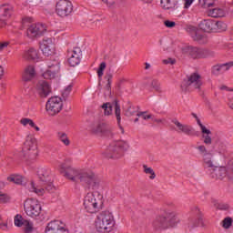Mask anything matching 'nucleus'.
<instances>
[{
    "mask_svg": "<svg viewBox=\"0 0 233 233\" xmlns=\"http://www.w3.org/2000/svg\"><path fill=\"white\" fill-rule=\"evenodd\" d=\"M7 181L15 183V185H26L25 178L23 177V176L20 175H13L11 177H8Z\"/></svg>",
    "mask_w": 233,
    "mask_h": 233,
    "instance_id": "30",
    "label": "nucleus"
},
{
    "mask_svg": "<svg viewBox=\"0 0 233 233\" xmlns=\"http://www.w3.org/2000/svg\"><path fill=\"white\" fill-rule=\"evenodd\" d=\"M101 136H105L106 137H114L112 127L105 124L104 128L102 129Z\"/></svg>",
    "mask_w": 233,
    "mask_h": 233,
    "instance_id": "35",
    "label": "nucleus"
},
{
    "mask_svg": "<svg viewBox=\"0 0 233 233\" xmlns=\"http://www.w3.org/2000/svg\"><path fill=\"white\" fill-rule=\"evenodd\" d=\"M68 64L70 66H77L81 63L83 57V51L81 47H74L67 51Z\"/></svg>",
    "mask_w": 233,
    "mask_h": 233,
    "instance_id": "14",
    "label": "nucleus"
},
{
    "mask_svg": "<svg viewBox=\"0 0 233 233\" xmlns=\"http://www.w3.org/2000/svg\"><path fill=\"white\" fill-rule=\"evenodd\" d=\"M203 86V77L199 73H192L184 79L180 85L182 92H192L193 90H198L201 92Z\"/></svg>",
    "mask_w": 233,
    "mask_h": 233,
    "instance_id": "8",
    "label": "nucleus"
},
{
    "mask_svg": "<svg viewBox=\"0 0 233 233\" xmlns=\"http://www.w3.org/2000/svg\"><path fill=\"white\" fill-rule=\"evenodd\" d=\"M191 214L198 218V223H200V227L202 228H207V220L203 219V214L201 213V209L198 207L194 206L191 208Z\"/></svg>",
    "mask_w": 233,
    "mask_h": 233,
    "instance_id": "23",
    "label": "nucleus"
},
{
    "mask_svg": "<svg viewBox=\"0 0 233 233\" xmlns=\"http://www.w3.org/2000/svg\"><path fill=\"white\" fill-rule=\"evenodd\" d=\"M143 169L145 174H149V179H156V172L152 167H148L147 165H143Z\"/></svg>",
    "mask_w": 233,
    "mask_h": 233,
    "instance_id": "40",
    "label": "nucleus"
},
{
    "mask_svg": "<svg viewBox=\"0 0 233 233\" xmlns=\"http://www.w3.org/2000/svg\"><path fill=\"white\" fill-rule=\"evenodd\" d=\"M72 86H74L72 84L67 86V87L65 88V90L62 93V97L64 101H66V97L70 96V93L72 92Z\"/></svg>",
    "mask_w": 233,
    "mask_h": 233,
    "instance_id": "45",
    "label": "nucleus"
},
{
    "mask_svg": "<svg viewBox=\"0 0 233 233\" xmlns=\"http://www.w3.org/2000/svg\"><path fill=\"white\" fill-rule=\"evenodd\" d=\"M129 148L128 140H117L108 147L106 157L107 159H120L125 156V152H128Z\"/></svg>",
    "mask_w": 233,
    "mask_h": 233,
    "instance_id": "7",
    "label": "nucleus"
},
{
    "mask_svg": "<svg viewBox=\"0 0 233 233\" xmlns=\"http://www.w3.org/2000/svg\"><path fill=\"white\" fill-rule=\"evenodd\" d=\"M193 41H197L200 45H205L208 40L207 39V35L199 33V31L196 32V34L192 35Z\"/></svg>",
    "mask_w": 233,
    "mask_h": 233,
    "instance_id": "32",
    "label": "nucleus"
},
{
    "mask_svg": "<svg viewBox=\"0 0 233 233\" xmlns=\"http://www.w3.org/2000/svg\"><path fill=\"white\" fill-rule=\"evenodd\" d=\"M46 110L49 116H56L63 110V99L59 96L50 97L46 104Z\"/></svg>",
    "mask_w": 233,
    "mask_h": 233,
    "instance_id": "11",
    "label": "nucleus"
},
{
    "mask_svg": "<svg viewBox=\"0 0 233 233\" xmlns=\"http://www.w3.org/2000/svg\"><path fill=\"white\" fill-rule=\"evenodd\" d=\"M46 32V27L43 24H33L26 30V35L29 39L41 37Z\"/></svg>",
    "mask_w": 233,
    "mask_h": 233,
    "instance_id": "15",
    "label": "nucleus"
},
{
    "mask_svg": "<svg viewBox=\"0 0 233 233\" xmlns=\"http://www.w3.org/2000/svg\"><path fill=\"white\" fill-rule=\"evenodd\" d=\"M164 25L167 28H174L176 26V22L170 21V20H165L164 21Z\"/></svg>",
    "mask_w": 233,
    "mask_h": 233,
    "instance_id": "54",
    "label": "nucleus"
},
{
    "mask_svg": "<svg viewBox=\"0 0 233 233\" xmlns=\"http://www.w3.org/2000/svg\"><path fill=\"white\" fill-rule=\"evenodd\" d=\"M25 221H27V220L23 218V216L19 214L15 217V227H23L25 225Z\"/></svg>",
    "mask_w": 233,
    "mask_h": 233,
    "instance_id": "43",
    "label": "nucleus"
},
{
    "mask_svg": "<svg viewBox=\"0 0 233 233\" xmlns=\"http://www.w3.org/2000/svg\"><path fill=\"white\" fill-rule=\"evenodd\" d=\"M101 108L104 109L105 116H110L112 114V104L105 103L101 106Z\"/></svg>",
    "mask_w": 233,
    "mask_h": 233,
    "instance_id": "44",
    "label": "nucleus"
},
{
    "mask_svg": "<svg viewBox=\"0 0 233 233\" xmlns=\"http://www.w3.org/2000/svg\"><path fill=\"white\" fill-rule=\"evenodd\" d=\"M103 128H105V123L102 124H96L95 126H93V127L91 128V132L93 134H101L103 133Z\"/></svg>",
    "mask_w": 233,
    "mask_h": 233,
    "instance_id": "39",
    "label": "nucleus"
},
{
    "mask_svg": "<svg viewBox=\"0 0 233 233\" xmlns=\"http://www.w3.org/2000/svg\"><path fill=\"white\" fill-rule=\"evenodd\" d=\"M38 179L41 183V187L35 186V183H30V191L35 192L37 196H43L46 190H52L54 188V185L52 184V180L50 179V172L47 171L45 167H39L37 170Z\"/></svg>",
    "mask_w": 233,
    "mask_h": 233,
    "instance_id": "3",
    "label": "nucleus"
},
{
    "mask_svg": "<svg viewBox=\"0 0 233 233\" xmlns=\"http://www.w3.org/2000/svg\"><path fill=\"white\" fill-rule=\"evenodd\" d=\"M35 92L41 99H45L52 94V86H50L47 81L40 80L35 86Z\"/></svg>",
    "mask_w": 233,
    "mask_h": 233,
    "instance_id": "16",
    "label": "nucleus"
},
{
    "mask_svg": "<svg viewBox=\"0 0 233 233\" xmlns=\"http://www.w3.org/2000/svg\"><path fill=\"white\" fill-rule=\"evenodd\" d=\"M24 210L26 216L35 219V218H39V216H41L43 207H41L39 200L35 198H27L24 202Z\"/></svg>",
    "mask_w": 233,
    "mask_h": 233,
    "instance_id": "10",
    "label": "nucleus"
},
{
    "mask_svg": "<svg viewBox=\"0 0 233 233\" xmlns=\"http://www.w3.org/2000/svg\"><path fill=\"white\" fill-rule=\"evenodd\" d=\"M187 228H189V230H192L194 228H196V227H201V223H199V221L198 220V217L194 218V217H189L187 219Z\"/></svg>",
    "mask_w": 233,
    "mask_h": 233,
    "instance_id": "33",
    "label": "nucleus"
},
{
    "mask_svg": "<svg viewBox=\"0 0 233 233\" xmlns=\"http://www.w3.org/2000/svg\"><path fill=\"white\" fill-rule=\"evenodd\" d=\"M151 86L157 92H161V84H159V81L152 80Z\"/></svg>",
    "mask_w": 233,
    "mask_h": 233,
    "instance_id": "49",
    "label": "nucleus"
},
{
    "mask_svg": "<svg viewBox=\"0 0 233 233\" xmlns=\"http://www.w3.org/2000/svg\"><path fill=\"white\" fill-rule=\"evenodd\" d=\"M211 134H203L202 137L204 138L205 145H212V137H210Z\"/></svg>",
    "mask_w": 233,
    "mask_h": 233,
    "instance_id": "50",
    "label": "nucleus"
},
{
    "mask_svg": "<svg viewBox=\"0 0 233 233\" xmlns=\"http://www.w3.org/2000/svg\"><path fill=\"white\" fill-rule=\"evenodd\" d=\"M232 223H233V220H232V218L230 217H227L225 218L223 220H222V227L223 228H225L226 230H228V228H230L232 227Z\"/></svg>",
    "mask_w": 233,
    "mask_h": 233,
    "instance_id": "41",
    "label": "nucleus"
},
{
    "mask_svg": "<svg viewBox=\"0 0 233 233\" xmlns=\"http://www.w3.org/2000/svg\"><path fill=\"white\" fill-rule=\"evenodd\" d=\"M22 153L23 157L25 161H29V163H32V161H35L39 151L37 149V139L35 138L34 136L28 135L25 137Z\"/></svg>",
    "mask_w": 233,
    "mask_h": 233,
    "instance_id": "6",
    "label": "nucleus"
},
{
    "mask_svg": "<svg viewBox=\"0 0 233 233\" xmlns=\"http://www.w3.org/2000/svg\"><path fill=\"white\" fill-rule=\"evenodd\" d=\"M197 123L198 127H200L202 134H212V131H210V129H207V127L203 124H201V120L199 118H197Z\"/></svg>",
    "mask_w": 233,
    "mask_h": 233,
    "instance_id": "48",
    "label": "nucleus"
},
{
    "mask_svg": "<svg viewBox=\"0 0 233 233\" xmlns=\"http://www.w3.org/2000/svg\"><path fill=\"white\" fill-rule=\"evenodd\" d=\"M216 32H223L227 30V24L215 20Z\"/></svg>",
    "mask_w": 233,
    "mask_h": 233,
    "instance_id": "42",
    "label": "nucleus"
},
{
    "mask_svg": "<svg viewBox=\"0 0 233 233\" xmlns=\"http://www.w3.org/2000/svg\"><path fill=\"white\" fill-rule=\"evenodd\" d=\"M126 116H127V117L136 116V108L129 106L126 111Z\"/></svg>",
    "mask_w": 233,
    "mask_h": 233,
    "instance_id": "52",
    "label": "nucleus"
},
{
    "mask_svg": "<svg viewBox=\"0 0 233 233\" xmlns=\"http://www.w3.org/2000/svg\"><path fill=\"white\" fill-rule=\"evenodd\" d=\"M147 112H138L137 114V117H142V119H152V115H145Z\"/></svg>",
    "mask_w": 233,
    "mask_h": 233,
    "instance_id": "53",
    "label": "nucleus"
},
{
    "mask_svg": "<svg viewBox=\"0 0 233 233\" xmlns=\"http://www.w3.org/2000/svg\"><path fill=\"white\" fill-rule=\"evenodd\" d=\"M20 123L23 125V127H26L27 125H29V127H31V128H35L36 132H39L40 130L39 127L35 126V123H34V120L30 118H22L20 120Z\"/></svg>",
    "mask_w": 233,
    "mask_h": 233,
    "instance_id": "34",
    "label": "nucleus"
},
{
    "mask_svg": "<svg viewBox=\"0 0 233 233\" xmlns=\"http://www.w3.org/2000/svg\"><path fill=\"white\" fill-rule=\"evenodd\" d=\"M24 233H33L34 232V224L29 220L24 221L23 225Z\"/></svg>",
    "mask_w": 233,
    "mask_h": 233,
    "instance_id": "37",
    "label": "nucleus"
},
{
    "mask_svg": "<svg viewBox=\"0 0 233 233\" xmlns=\"http://www.w3.org/2000/svg\"><path fill=\"white\" fill-rule=\"evenodd\" d=\"M6 46H8V42H0V52L1 50H5V48H6Z\"/></svg>",
    "mask_w": 233,
    "mask_h": 233,
    "instance_id": "62",
    "label": "nucleus"
},
{
    "mask_svg": "<svg viewBox=\"0 0 233 233\" xmlns=\"http://www.w3.org/2000/svg\"><path fill=\"white\" fill-rule=\"evenodd\" d=\"M162 63L164 65H176V59H173V58L164 59L162 60Z\"/></svg>",
    "mask_w": 233,
    "mask_h": 233,
    "instance_id": "56",
    "label": "nucleus"
},
{
    "mask_svg": "<svg viewBox=\"0 0 233 233\" xmlns=\"http://www.w3.org/2000/svg\"><path fill=\"white\" fill-rule=\"evenodd\" d=\"M200 6H203V8H210L214 5L213 0H199Z\"/></svg>",
    "mask_w": 233,
    "mask_h": 233,
    "instance_id": "47",
    "label": "nucleus"
},
{
    "mask_svg": "<svg viewBox=\"0 0 233 233\" xmlns=\"http://www.w3.org/2000/svg\"><path fill=\"white\" fill-rule=\"evenodd\" d=\"M171 123L175 124L177 132L185 134L186 136H196L194 127L192 126L181 124L177 119L171 120Z\"/></svg>",
    "mask_w": 233,
    "mask_h": 233,
    "instance_id": "18",
    "label": "nucleus"
},
{
    "mask_svg": "<svg viewBox=\"0 0 233 233\" xmlns=\"http://www.w3.org/2000/svg\"><path fill=\"white\" fill-rule=\"evenodd\" d=\"M184 1H185L184 8H189L190 5L194 3V0H184Z\"/></svg>",
    "mask_w": 233,
    "mask_h": 233,
    "instance_id": "61",
    "label": "nucleus"
},
{
    "mask_svg": "<svg viewBox=\"0 0 233 233\" xmlns=\"http://www.w3.org/2000/svg\"><path fill=\"white\" fill-rule=\"evenodd\" d=\"M66 226L61 220H54L47 224L46 233H68Z\"/></svg>",
    "mask_w": 233,
    "mask_h": 233,
    "instance_id": "17",
    "label": "nucleus"
},
{
    "mask_svg": "<svg viewBox=\"0 0 233 233\" xmlns=\"http://www.w3.org/2000/svg\"><path fill=\"white\" fill-rule=\"evenodd\" d=\"M61 174H64L65 177L77 183H83L86 190L91 192V190H99L101 188V178L97 177L92 170H79L61 164Z\"/></svg>",
    "mask_w": 233,
    "mask_h": 233,
    "instance_id": "1",
    "label": "nucleus"
},
{
    "mask_svg": "<svg viewBox=\"0 0 233 233\" xmlns=\"http://www.w3.org/2000/svg\"><path fill=\"white\" fill-rule=\"evenodd\" d=\"M95 227L99 233H109L116 227V218L110 211H102L96 216Z\"/></svg>",
    "mask_w": 233,
    "mask_h": 233,
    "instance_id": "2",
    "label": "nucleus"
},
{
    "mask_svg": "<svg viewBox=\"0 0 233 233\" xmlns=\"http://www.w3.org/2000/svg\"><path fill=\"white\" fill-rule=\"evenodd\" d=\"M35 77V68L32 66H28L24 72L23 79L24 81H32Z\"/></svg>",
    "mask_w": 233,
    "mask_h": 233,
    "instance_id": "29",
    "label": "nucleus"
},
{
    "mask_svg": "<svg viewBox=\"0 0 233 233\" xmlns=\"http://www.w3.org/2000/svg\"><path fill=\"white\" fill-rule=\"evenodd\" d=\"M160 5L164 10L174 12L177 10V0H161Z\"/></svg>",
    "mask_w": 233,
    "mask_h": 233,
    "instance_id": "24",
    "label": "nucleus"
},
{
    "mask_svg": "<svg viewBox=\"0 0 233 233\" xmlns=\"http://www.w3.org/2000/svg\"><path fill=\"white\" fill-rule=\"evenodd\" d=\"M57 137H58L59 141H61V143L66 145V147H68V145H70V139H68V136H66V133L58 132Z\"/></svg>",
    "mask_w": 233,
    "mask_h": 233,
    "instance_id": "36",
    "label": "nucleus"
},
{
    "mask_svg": "<svg viewBox=\"0 0 233 233\" xmlns=\"http://www.w3.org/2000/svg\"><path fill=\"white\" fill-rule=\"evenodd\" d=\"M5 26H6V18L1 17L0 18V27L5 28Z\"/></svg>",
    "mask_w": 233,
    "mask_h": 233,
    "instance_id": "60",
    "label": "nucleus"
},
{
    "mask_svg": "<svg viewBox=\"0 0 233 233\" xmlns=\"http://www.w3.org/2000/svg\"><path fill=\"white\" fill-rule=\"evenodd\" d=\"M3 76H5V68L0 66V80L3 79Z\"/></svg>",
    "mask_w": 233,
    "mask_h": 233,
    "instance_id": "63",
    "label": "nucleus"
},
{
    "mask_svg": "<svg viewBox=\"0 0 233 233\" xmlns=\"http://www.w3.org/2000/svg\"><path fill=\"white\" fill-rule=\"evenodd\" d=\"M10 201V197L7 194H0V203L5 204Z\"/></svg>",
    "mask_w": 233,
    "mask_h": 233,
    "instance_id": "51",
    "label": "nucleus"
},
{
    "mask_svg": "<svg viewBox=\"0 0 233 233\" xmlns=\"http://www.w3.org/2000/svg\"><path fill=\"white\" fill-rule=\"evenodd\" d=\"M198 27L194 26V25H188L187 27V32H188L189 34H196V32H198Z\"/></svg>",
    "mask_w": 233,
    "mask_h": 233,
    "instance_id": "55",
    "label": "nucleus"
},
{
    "mask_svg": "<svg viewBox=\"0 0 233 233\" xmlns=\"http://www.w3.org/2000/svg\"><path fill=\"white\" fill-rule=\"evenodd\" d=\"M233 66V61L225 63V64H220V65H216L212 67V74L214 76H219L221 74H225L228 72V70H230Z\"/></svg>",
    "mask_w": 233,
    "mask_h": 233,
    "instance_id": "20",
    "label": "nucleus"
},
{
    "mask_svg": "<svg viewBox=\"0 0 233 233\" xmlns=\"http://www.w3.org/2000/svg\"><path fill=\"white\" fill-rule=\"evenodd\" d=\"M200 30H203L204 32H216V20L214 19H207L203 20L199 24Z\"/></svg>",
    "mask_w": 233,
    "mask_h": 233,
    "instance_id": "22",
    "label": "nucleus"
},
{
    "mask_svg": "<svg viewBox=\"0 0 233 233\" xmlns=\"http://www.w3.org/2000/svg\"><path fill=\"white\" fill-rule=\"evenodd\" d=\"M12 10H14V7L9 4L0 5V17L8 19L12 15Z\"/></svg>",
    "mask_w": 233,
    "mask_h": 233,
    "instance_id": "28",
    "label": "nucleus"
},
{
    "mask_svg": "<svg viewBox=\"0 0 233 233\" xmlns=\"http://www.w3.org/2000/svg\"><path fill=\"white\" fill-rule=\"evenodd\" d=\"M113 104L115 105V116L116 117L117 125L122 134H125V129L121 127V106H119V100L115 99Z\"/></svg>",
    "mask_w": 233,
    "mask_h": 233,
    "instance_id": "26",
    "label": "nucleus"
},
{
    "mask_svg": "<svg viewBox=\"0 0 233 233\" xmlns=\"http://www.w3.org/2000/svg\"><path fill=\"white\" fill-rule=\"evenodd\" d=\"M102 2L109 7L116 5V0H102Z\"/></svg>",
    "mask_w": 233,
    "mask_h": 233,
    "instance_id": "58",
    "label": "nucleus"
},
{
    "mask_svg": "<svg viewBox=\"0 0 233 233\" xmlns=\"http://www.w3.org/2000/svg\"><path fill=\"white\" fill-rule=\"evenodd\" d=\"M182 52L192 59H207V57H214L216 56V53L210 49L192 46L183 47Z\"/></svg>",
    "mask_w": 233,
    "mask_h": 233,
    "instance_id": "9",
    "label": "nucleus"
},
{
    "mask_svg": "<svg viewBox=\"0 0 233 233\" xmlns=\"http://www.w3.org/2000/svg\"><path fill=\"white\" fill-rule=\"evenodd\" d=\"M197 148L200 152V154H208V152H207V147L205 146H198Z\"/></svg>",
    "mask_w": 233,
    "mask_h": 233,
    "instance_id": "59",
    "label": "nucleus"
},
{
    "mask_svg": "<svg viewBox=\"0 0 233 233\" xmlns=\"http://www.w3.org/2000/svg\"><path fill=\"white\" fill-rule=\"evenodd\" d=\"M105 68H106V62H102L99 65V67L97 69V76L99 77V79H101V77H103L104 72H105Z\"/></svg>",
    "mask_w": 233,
    "mask_h": 233,
    "instance_id": "46",
    "label": "nucleus"
},
{
    "mask_svg": "<svg viewBox=\"0 0 233 233\" xmlns=\"http://www.w3.org/2000/svg\"><path fill=\"white\" fill-rule=\"evenodd\" d=\"M228 106H229V108H231V110L233 111V97L229 99Z\"/></svg>",
    "mask_w": 233,
    "mask_h": 233,
    "instance_id": "64",
    "label": "nucleus"
},
{
    "mask_svg": "<svg viewBox=\"0 0 233 233\" xmlns=\"http://www.w3.org/2000/svg\"><path fill=\"white\" fill-rule=\"evenodd\" d=\"M203 159H204V168L211 172L216 167V164H214V158L212 157V154L210 153L204 154Z\"/></svg>",
    "mask_w": 233,
    "mask_h": 233,
    "instance_id": "25",
    "label": "nucleus"
},
{
    "mask_svg": "<svg viewBox=\"0 0 233 233\" xmlns=\"http://www.w3.org/2000/svg\"><path fill=\"white\" fill-rule=\"evenodd\" d=\"M114 77V75H112V73H106L105 76V79L107 81L106 85V90H107V92H109L110 94V90L112 88V78Z\"/></svg>",
    "mask_w": 233,
    "mask_h": 233,
    "instance_id": "38",
    "label": "nucleus"
},
{
    "mask_svg": "<svg viewBox=\"0 0 233 233\" xmlns=\"http://www.w3.org/2000/svg\"><path fill=\"white\" fill-rule=\"evenodd\" d=\"M23 57L24 59H26V61H35V59H39V55L35 48L31 47L24 52Z\"/></svg>",
    "mask_w": 233,
    "mask_h": 233,
    "instance_id": "27",
    "label": "nucleus"
},
{
    "mask_svg": "<svg viewBox=\"0 0 233 233\" xmlns=\"http://www.w3.org/2000/svg\"><path fill=\"white\" fill-rule=\"evenodd\" d=\"M59 70H61V66H59V62H56L55 64L49 66V69L43 73L44 79H54L56 74H59Z\"/></svg>",
    "mask_w": 233,
    "mask_h": 233,
    "instance_id": "19",
    "label": "nucleus"
},
{
    "mask_svg": "<svg viewBox=\"0 0 233 233\" xmlns=\"http://www.w3.org/2000/svg\"><path fill=\"white\" fill-rule=\"evenodd\" d=\"M74 12V5L68 0H60L56 3V14L60 17H68Z\"/></svg>",
    "mask_w": 233,
    "mask_h": 233,
    "instance_id": "12",
    "label": "nucleus"
},
{
    "mask_svg": "<svg viewBox=\"0 0 233 233\" xmlns=\"http://www.w3.org/2000/svg\"><path fill=\"white\" fill-rule=\"evenodd\" d=\"M93 193H87L84 199L85 210L89 214H96L103 208L105 201L103 200V195L96 191Z\"/></svg>",
    "mask_w": 233,
    "mask_h": 233,
    "instance_id": "4",
    "label": "nucleus"
},
{
    "mask_svg": "<svg viewBox=\"0 0 233 233\" xmlns=\"http://www.w3.org/2000/svg\"><path fill=\"white\" fill-rule=\"evenodd\" d=\"M218 208V210H228V204L219 203Z\"/></svg>",
    "mask_w": 233,
    "mask_h": 233,
    "instance_id": "57",
    "label": "nucleus"
},
{
    "mask_svg": "<svg viewBox=\"0 0 233 233\" xmlns=\"http://www.w3.org/2000/svg\"><path fill=\"white\" fill-rule=\"evenodd\" d=\"M208 15H209V17H224L225 16V11H223V9L221 8H213V9H209L208 11Z\"/></svg>",
    "mask_w": 233,
    "mask_h": 233,
    "instance_id": "31",
    "label": "nucleus"
},
{
    "mask_svg": "<svg viewBox=\"0 0 233 233\" xmlns=\"http://www.w3.org/2000/svg\"><path fill=\"white\" fill-rule=\"evenodd\" d=\"M210 176L213 179H225L228 177L227 167L215 166V168L210 171Z\"/></svg>",
    "mask_w": 233,
    "mask_h": 233,
    "instance_id": "21",
    "label": "nucleus"
},
{
    "mask_svg": "<svg viewBox=\"0 0 233 233\" xmlns=\"http://www.w3.org/2000/svg\"><path fill=\"white\" fill-rule=\"evenodd\" d=\"M179 223L177 213L174 211L166 212V216H158L153 221V227L157 230H165L170 227H176Z\"/></svg>",
    "mask_w": 233,
    "mask_h": 233,
    "instance_id": "5",
    "label": "nucleus"
},
{
    "mask_svg": "<svg viewBox=\"0 0 233 233\" xmlns=\"http://www.w3.org/2000/svg\"><path fill=\"white\" fill-rule=\"evenodd\" d=\"M39 45L40 50L46 57H50L56 54V44L52 38H44Z\"/></svg>",
    "mask_w": 233,
    "mask_h": 233,
    "instance_id": "13",
    "label": "nucleus"
}]
</instances>
